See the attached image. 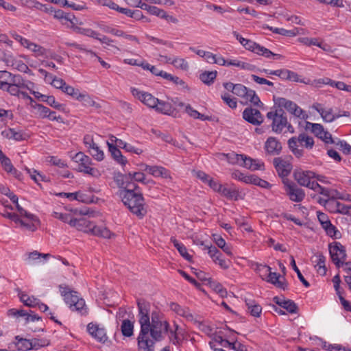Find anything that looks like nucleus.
<instances>
[{
	"instance_id": "f257e3e1",
	"label": "nucleus",
	"mask_w": 351,
	"mask_h": 351,
	"mask_svg": "<svg viewBox=\"0 0 351 351\" xmlns=\"http://www.w3.org/2000/svg\"><path fill=\"white\" fill-rule=\"evenodd\" d=\"M138 322L140 330L136 338L137 351H155L157 341L168 332L169 324L164 319L163 313L144 299L137 301Z\"/></svg>"
},
{
	"instance_id": "f03ea898",
	"label": "nucleus",
	"mask_w": 351,
	"mask_h": 351,
	"mask_svg": "<svg viewBox=\"0 0 351 351\" xmlns=\"http://www.w3.org/2000/svg\"><path fill=\"white\" fill-rule=\"evenodd\" d=\"M118 196L129 210L138 219H143L147 213L143 193L138 185L118 186Z\"/></svg>"
},
{
	"instance_id": "7ed1b4c3",
	"label": "nucleus",
	"mask_w": 351,
	"mask_h": 351,
	"mask_svg": "<svg viewBox=\"0 0 351 351\" xmlns=\"http://www.w3.org/2000/svg\"><path fill=\"white\" fill-rule=\"evenodd\" d=\"M267 119L271 121V130L276 134H281L285 129L290 133L294 132V128L289 123L286 112L280 108L274 106L266 114Z\"/></svg>"
},
{
	"instance_id": "20e7f679",
	"label": "nucleus",
	"mask_w": 351,
	"mask_h": 351,
	"mask_svg": "<svg viewBox=\"0 0 351 351\" xmlns=\"http://www.w3.org/2000/svg\"><path fill=\"white\" fill-rule=\"evenodd\" d=\"M61 295L64 300L73 311H77L82 315H86L88 313L87 307L85 301L80 298L77 292L71 291L69 288H62Z\"/></svg>"
},
{
	"instance_id": "39448f33",
	"label": "nucleus",
	"mask_w": 351,
	"mask_h": 351,
	"mask_svg": "<svg viewBox=\"0 0 351 351\" xmlns=\"http://www.w3.org/2000/svg\"><path fill=\"white\" fill-rule=\"evenodd\" d=\"M298 143L307 149H312L314 145L313 138L303 133L298 137L293 136L289 139L288 146L292 153L297 157L300 158L304 154V150L298 148Z\"/></svg>"
},
{
	"instance_id": "423d86ee",
	"label": "nucleus",
	"mask_w": 351,
	"mask_h": 351,
	"mask_svg": "<svg viewBox=\"0 0 351 351\" xmlns=\"http://www.w3.org/2000/svg\"><path fill=\"white\" fill-rule=\"evenodd\" d=\"M73 160L78 164V170L80 172L98 178L101 176L100 171L97 168L92 167L93 164L91 158L85 155L83 152L77 153Z\"/></svg>"
},
{
	"instance_id": "0eeeda50",
	"label": "nucleus",
	"mask_w": 351,
	"mask_h": 351,
	"mask_svg": "<svg viewBox=\"0 0 351 351\" xmlns=\"http://www.w3.org/2000/svg\"><path fill=\"white\" fill-rule=\"evenodd\" d=\"M274 106L276 108H280L281 109H286L290 114L293 116L300 118H307V114L304 110H303L300 106H298L295 102L287 99L285 97H274Z\"/></svg>"
},
{
	"instance_id": "6e6552de",
	"label": "nucleus",
	"mask_w": 351,
	"mask_h": 351,
	"mask_svg": "<svg viewBox=\"0 0 351 351\" xmlns=\"http://www.w3.org/2000/svg\"><path fill=\"white\" fill-rule=\"evenodd\" d=\"M328 250L332 263L337 268L342 267L346 260L347 254L346 247L338 241L329 243Z\"/></svg>"
},
{
	"instance_id": "1a4fd4ad",
	"label": "nucleus",
	"mask_w": 351,
	"mask_h": 351,
	"mask_svg": "<svg viewBox=\"0 0 351 351\" xmlns=\"http://www.w3.org/2000/svg\"><path fill=\"white\" fill-rule=\"evenodd\" d=\"M114 182L117 186L126 185H137L135 182L145 183V175L142 172H130L128 174L117 173L114 176Z\"/></svg>"
},
{
	"instance_id": "9d476101",
	"label": "nucleus",
	"mask_w": 351,
	"mask_h": 351,
	"mask_svg": "<svg viewBox=\"0 0 351 351\" xmlns=\"http://www.w3.org/2000/svg\"><path fill=\"white\" fill-rule=\"evenodd\" d=\"M235 162L239 166L243 167L251 171L264 169V162L258 159H253L244 154H234Z\"/></svg>"
},
{
	"instance_id": "9b49d317",
	"label": "nucleus",
	"mask_w": 351,
	"mask_h": 351,
	"mask_svg": "<svg viewBox=\"0 0 351 351\" xmlns=\"http://www.w3.org/2000/svg\"><path fill=\"white\" fill-rule=\"evenodd\" d=\"M258 270L264 271L265 275H267V281L274 285L276 287L285 290L287 289L288 285L284 277L281 276L276 272H272L271 268L265 265H260Z\"/></svg>"
},
{
	"instance_id": "f8f14e48",
	"label": "nucleus",
	"mask_w": 351,
	"mask_h": 351,
	"mask_svg": "<svg viewBox=\"0 0 351 351\" xmlns=\"http://www.w3.org/2000/svg\"><path fill=\"white\" fill-rule=\"evenodd\" d=\"M12 35L15 40L19 42L23 47L33 52L35 56L38 57L44 56L46 55V49L41 45L33 43L29 40L23 38L22 36L17 34L16 33L12 34Z\"/></svg>"
},
{
	"instance_id": "ddd939ff",
	"label": "nucleus",
	"mask_w": 351,
	"mask_h": 351,
	"mask_svg": "<svg viewBox=\"0 0 351 351\" xmlns=\"http://www.w3.org/2000/svg\"><path fill=\"white\" fill-rule=\"evenodd\" d=\"M243 42H245L243 47L246 49L251 51L259 56H263L267 58L273 57L274 58L280 59L282 58L280 54L274 53L269 49L251 40L247 39L246 40H243Z\"/></svg>"
},
{
	"instance_id": "4468645a",
	"label": "nucleus",
	"mask_w": 351,
	"mask_h": 351,
	"mask_svg": "<svg viewBox=\"0 0 351 351\" xmlns=\"http://www.w3.org/2000/svg\"><path fill=\"white\" fill-rule=\"evenodd\" d=\"M130 91L135 98L149 108L154 109V107H156V104H158V99L149 93L140 90L135 87H132Z\"/></svg>"
},
{
	"instance_id": "2eb2a0df",
	"label": "nucleus",
	"mask_w": 351,
	"mask_h": 351,
	"mask_svg": "<svg viewBox=\"0 0 351 351\" xmlns=\"http://www.w3.org/2000/svg\"><path fill=\"white\" fill-rule=\"evenodd\" d=\"M320 203L322 202H324V206L328 208V209L331 213H338L343 215H351V205H346L335 199H320Z\"/></svg>"
},
{
	"instance_id": "dca6fc26",
	"label": "nucleus",
	"mask_w": 351,
	"mask_h": 351,
	"mask_svg": "<svg viewBox=\"0 0 351 351\" xmlns=\"http://www.w3.org/2000/svg\"><path fill=\"white\" fill-rule=\"evenodd\" d=\"M285 184V191L289 199L295 202H302L304 197L305 193L303 189L299 188L293 183H291L288 181H283Z\"/></svg>"
},
{
	"instance_id": "f3484780",
	"label": "nucleus",
	"mask_w": 351,
	"mask_h": 351,
	"mask_svg": "<svg viewBox=\"0 0 351 351\" xmlns=\"http://www.w3.org/2000/svg\"><path fill=\"white\" fill-rule=\"evenodd\" d=\"M208 254L212 258L213 261L219 265V266L223 269H228L230 265V261H226L222 257V254L220 251L215 246H207Z\"/></svg>"
},
{
	"instance_id": "a211bd4d",
	"label": "nucleus",
	"mask_w": 351,
	"mask_h": 351,
	"mask_svg": "<svg viewBox=\"0 0 351 351\" xmlns=\"http://www.w3.org/2000/svg\"><path fill=\"white\" fill-rule=\"evenodd\" d=\"M243 118L254 125H261L263 122V117L261 112L252 108H247L244 110Z\"/></svg>"
},
{
	"instance_id": "6ab92c4d",
	"label": "nucleus",
	"mask_w": 351,
	"mask_h": 351,
	"mask_svg": "<svg viewBox=\"0 0 351 351\" xmlns=\"http://www.w3.org/2000/svg\"><path fill=\"white\" fill-rule=\"evenodd\" d=\"M87 331L99 342L105 343L108 339L105 328L99 324L89 323L87 325Z\"/></svg>"
},
{
	"instance_id": "aec40b11",
	"label": "nucleus",
	"mask_w": 351,
	"mask_h": 351,
	"mask_svg": "<svg viewBox=\"0 0 351 351\" xmlns=\"http://www.w3.org/2000/svg\"><path fill=\"white\" fill-rule=\"evenodd\" d=\"M274 165L278 174L281 178L288 176L292 169L291 164L280 157L274 159Z\"/></svg>"
},
{
	"instance_id": "412c9836",
	"label": "nucleus",
	"mask_w": 351,
	"mask_h": 351,
	"mask_svg": "<svg viewBox=\"0 0 351 351\" xmlns=\"http://www.w3.org/2000/svg\"><path fill=\"white\" fill-rule=\"evenodd\" d=\"M1 75L0 77H3V75L9 76L11 77L10 83L13 85L19 87L21 89L30 90L29 85L34 86V83L29 80H24L20 75H14L12 76V74L8 71H1Z\"/></svg>"
},
{
	"instance_id": "4be33fe9",
	"label": "nucleus",
	"mask_w": 351,
	"mask_h": 351,
	"mask_svg": "<svg viewBox=\"0 0 351 351\" xmlns=\"http://www.w3.org/2000/svg\"><path fill=\"white\" fill-rule=\"evenodd\" d=\"M264 148L267 154L275 156L280 153L282 145L276 137L270 136L266 140Z\"/></svg>"
},
{
	"instance_id": "5701e85b",
	"label": "nucleus",
	"mask_w": 351,
	"mask_h": 351,
	"mask_svg": "<svg viewBox=\"0 0 351 351\" xmlns=\"http://www.w3.org/2000/svg\"><path fill=\"white\" fill-rule=\"evenodd\" d=\"M313 108L319 112L322 119L326 122H332L336 119L341 117V115L334 114L332 108H324L319 103L313 104Z\"/></svg>"
},
{
	"instance_id": "b1692460",
	"label": "nucleus",
	"mask_w": 351,
	"mask_h": 351,
	"mask_svg": "<svg viewBox=\"0 0 351 351\" xmlns=\"http://www.w3.org/2000/svg\"><path fill=\"white\" fill-rule=\"evenodd\" d=\"M93 223L94 222L85 217L74 218L71 227L75 228L79 231L91 234Z\"/></svg>"
},
{
	"instance_id": "393cba45",
	"label": "nucleus",
	"mask_w": 351,
	"mask_h": 351,
	"mask_svg": "<svg viewBox=\"0 0 351 351\" xmlns=\"http://www.w3.org/2000/svg\"><path fill=\"white\" fill-rule=\"evenodd\" d=\"M170 308L178 315L184 317L186 320L190 322H196V317L191 313L189 308L182 306L175 302H172L170 304Z\"/></svg>"
},
{
	"instance_id": "a878e982",
	"label": "nucleus",
	"mask_w": 351,
	"mask_h": 351,
	"mask_svg": "<svg viewBox=\"0 0 351 351\" xmlns=\"http://www.w3.org/2000/svg\"><path fill=\"white\" fill-rule=\"evenodd\" d=\"M294 177L300 185L306 186L309 181L315 178V173L311 171H298L294 173Z\"/></svg>"
},
{
	"instance_id": "bb28decb",
	"label": "nucleus",
	"mask_w": 351,
	"mask_h": 351,
	"mask_svg": "<svg viewBox=\"0 0 351 351\" xmlns=\"http://www.w3.org/2000/svg\"><path fill=\"white\" fill-rule=\"evenodd\" d=\"M2 135L8 139L16 141L27 140L29 135L21 130H16L14 128H9L2 132Z\"/></svg>"
},
{
	"instance_id": "cd10ccee",
	"label": "nucleus",
	"mask_w": 351,
	"mask_h": 351,
	"mask_svg": "<svg viewBox=\"0 0 351 351\" xmlns=\"http://www.w3.org/2000/svg\"><path fill=\"white\" fill-rule=\"evenodd\" d=\"M314 263V267L317 270V274L320 276H324L326 274L327 269L326 267V257L322 253L316 254L312 260Z\"/></svg>"
},
{
	"instance_id": "c85d7f7f",
	"label": "nucleus",
	"mask_w": 351,
	"mask_h": 351,
	"mask_svg": "<svg viewBox=\"0 0 351 351\" xmlns=\"http://www.w3.org/2000/svg\"><path fill=\"white\" fill-rule=\"evenodd\" d=\"M145 170L155 177H162L164 178H171L169 171L161 166L146 165Z\"/></svg>"
},
{
	"instance_id": "c756f323",
	"label": "nucleus",
	"mask_w": 351,
	"mask_h": 351,
	"mask_svg": "<svg viewBox=\"0 0 351 351\" xmlns=\"http://www.w3.org/2000/svg\"><path fill=\"white\" fill-rule=\"evenodd\" d=\"M274 301L282 308L286 309L289 313H296L298 312V306L291 300H282L278 297H275Z\"/></svg>"
},
{
	"instance_id": "7c9ffc66",
	"label": "nucleus",
	"mask_w": 351,
	"mask_h": 351,
	"mask_svg": "<svg viewBox=\"0 0 351 351\" xmlns=\"http://www.w3.org/2000/svg\"><path fill=\"white\" fill-rule=\"evenodd\" d=\"M241 99H242V103H250L251 104L256 106H260L262 104L256 92L252 89L247 88V93H246V94H245L244 96H242Z\"/></svg>"
},
{
	"instance_id": "2f4dec72",
	"label": "nucleus",
	"mask_w": 351,
	"mask_h": 351,
	"mask_svg": "<svg viewBox=\"0 0 351 351\" xmlns=\"http://www.w3.org/2000/svg\"><path fill=\"white\" fill-rule=\"evenodd\" d=\"M245 305L248 313L253 317H259L262 313V307L256 301L252 299H245Z\"/></svg>"
},
{
	"instance_id": "473e14b6",
	"label": "nucleus",
	"mask_w": 351,
	"mask_h": 351,
	"mask_svg": "<svg viewBox=\"0 0 351 351\" xmlns=\"http://www.w3.org/2000/svg\"><path fill=\"white\" fill-rule=\"evenodd\" d=\"M154 109L158 113L167 115H171L175 111V108L171 103L160 100L159 99L158 104H156V107H154Z\"/></svg>"
},
{
	"instance_id": "72a5a7b5",
	"label": "nucleus",
	"mask_w": 351,
	"mask_h": 351,
	"mask_svg": "<svg viewBox=\"0 0 351 351\" xmlns=\"http://www.w3.org/2000/svg\"><path fill=\"white\" fill-rule=\"evenodd\" d=\"M106 143L114 160L119 164L122 165H125L128 161L125 157L122 155L121 152L114 146V145H112V143H109L108 141H107Z\"/></svg>"
},
{
	"instance_id": "f704fd0d",
	"label": "nucleus",
	"mask_w": 351,
	"mask_h": 351,
	"mask_svg": "<svg viewBox=\"0 0 351 351\" xmlns=\"http://www.w3.org/2000/svg\"><path fill=\"white\" fill-rule=\"evenodd\" d=\"M60 197L69 198L71 200H77L82 202H91L85 194L80 192L75 193H59L56 194Z\"/></svg>"
},
{
	"instance_id": "c9c22d12",
	"label": "nucleus",
	"mask_w": 351,
	"mask_h": 351,
	"mask_svg": "<svg viewBox=\"0 0 351 351\" xmlns=\"http://www.w3.org/2000/svg\"><path fill=\"white\" fill-rule=\"evenodd\" d=\"M77 100L82 102L85 107H94L95 108H101V106L86 92L80 93L77 97Z\"/></svg>"
},
{
	"instance_id": "e433bc0d",
	"label": "nucleus",
	"mask_w": 351,
	"mask_h": 351,
	"mask_svg": "<svg viewBox=\"0 0 351 351\" xmlns=\"http://www.w3.org/2000/svg\"><path fill=\"white\" fill-rule=\"evenodd\" d=\"M92 235L102 237L104 239H110L114 235L106 227L104 226H97L93 223V228L92 229Z\"/></svg>"
},
{
	"instance_id": "4c0bfd02",
	"label": "nucleus",
	"mask_w": 351,
	"mask_h": 351,
	"mask_svg": "<svg viewBox=\"0 0 351 351\" xmlns=\"http://www.w3.org/2000/svg\"><path fill=\"white\" fill-rule=\"evenodd\" d=\"M98 40L102 45H105L104 47L105 49L116 53L120 51V49L115 45H114V40L105 35H101Z\"/></svg>"
},
{
	"instance_id": "58836bf2",
	"label": "nucleus",
	"mask_w": 351,
	"mask_h": 351,
	"mask_svg": "<svg viewBox=\"0 0 351 351\" xmlns=\"http://www.w3.org/2000/svg\"><path fill=\"white\" fill-rule=\"evenodd\" d=\"M62 25H65L66 27L72 29L75 31V27L77 23V19L72 13H66L65 16L60 21Z\"/></svg>"
},
{
	"instance_id": "ea45409f",
	"label": "nucleus",
	"mask_w": 351,
	"mask_h": 351,
	"mask_svg": "<svg viewBox=\"0 0 351 351\" xmlns=\"http://www.w3.org/2000/svg\"><path fill=\"white\" fill-rule=\"evenodd\" d=\"M247 184L258 186L263 189H270L271 187V184L267 181L263 180L255 175H249Z\"/></svg>"
},
{
	"instance_id": "a19ab883",
	"label": "nucleus",
	"mask_w": 351,
	"mask_h": 351,
	"mask_svg": "<svg viewBox=\"0 0 351 351\" xmlns=\"http://www.w3.org/2000/svg\"><path fill=\"white\" fill-rule=\"evenodd\" d=\"M285 77V80L300 82L305 84H311V80L310 79H302L297 73L289 69H287Z\"/></svg>"
},
{
	"instance_id": "79ce46f5",
	"label": "nucleus",
	"mask_w": 351,
	"mask_h": 351,
	"mask_svg": "<svg viewBox=\"0 0 351 351\" xmlns=\"http://www.w3.org/2000/svg\"><path fill=\"white\" fill-rule=\"evenodd\" d=\"M122 335L125 337H130L134 334V323L129 319L123 320L121 326Z\"/></svg>"
},
{
	"instance_id": "37998d69",
	"label": "nucleus",
	"mask_w": 351,
	"mask_h": 351,
	"mask_svg": "<svg viewBox=\"0 0 351 351\" xmlns=\"http://www.w3.org/2000/svg\"><path fill=\"white\" fill-rule=\"evenodd\" d=\"M75 32L78 34H80L82 35L90 37V38H93L97 40H98L99 36H101V34L99 32H97L90 28H82V27H80L78 26L75 27Z\"/></svg>"
},
{
	"instance_id": "c03bdc74",
	"label": "nucleus",
	"mask_w": 351,
	"mask_h": 351,
	"mask_svg": "<svg viewBox=\"0 0 351 351\" xmlns=\"http://www.w3.org/2000/svg\"><path fill=\"white\" fill-rule=\"evenodd\" d=\"M51 215L53 217L58 219L64 223H69L71 226H72V223L75 218L71 213H63L56 211H53Z\"/></svg>"
},
{
	"instance_id": "a18cd8bd",
	"label": "nucleus",
	"mask_w": 351,
	"mask_h": 351,
	"mask_svg": "<svg viewBox=\"0 0 351 351\" xmlns=\"http://www.w3.org/2000/svg\"><path fill=\"white\" fill-rule=\"evenodd\" d=\"M171 242L173 243L174 247L178 250L180 255L184 257L186 260L189 261L191 258V256L187 252L186 247L182 243H180L176 239L171 238Z\"/></svg>"
},
{
	"instance_id": "49530a36",
	"label": "nucleus",
	"mask_w": 351,
	"mask_h": 351,
	"mask_svg": "<svg viewBox=\"0 0 351 351\" xmlns=\"http://www.w3.org/2000/svg\"><path fill=\"white\" fill-rule=\"evenodd\" d=\"M217 75L216 71H205L200 74L199 79L201 81L207 85H210L214 82Z\"/></svg>"
},
{
	"instance_id": "de8ad7c7",
	"label": "nucleus",
	"mask_w": 351,
	"mask_h": 351,
	"mask_svg": "<svg viewBox=\"0 0 351 351\" xmlns=\"http://www.w3.org/2000/svg\"><path fill=\"white\" fill-rule=\"evenodd\" d=\"M0 88L4 90H7L10 95L14 96H18L21 88L13 85L10 82H6L0 81Z\"/></svg>"
},
{
	"instance_id": "09e8293b",
	"label": "nucleus",
	"mask_w": 351,
	"mask_h": 351,
	"mask_svg": "<svg viewBox=\"0 0 351 351\" xmlns=\"http://www.w3.org/2000/svg\"><path fill=\"white\" fill-rule=\"evenodd\" d=\"M40 224V220L37 217V221H34L33 219H23L21 223V226L25 230L34 232L35 231L38 225Z\"/></svg>"
},
{
	"instance_id": "8fccbe9b",
	"label": "nucleus",
	"mask_w": 351,
	"mask_h": 351,
	"mask_svg": "<svg viewBox=\"0 0 351 351\" xmlns=\"http://www.w3.org/2000/svg\"><path fill=\"white\" fill-rule=\"evenodd\" d=\"M13 114L11 110L0 108V128L5 125L9 120H12Z\"/></svg>"
},
{
	"instance_id": "3c124183",
	"label": "nucleus",
	"mask_w": 351,
	"mask_h": 351,
	"mask_svg": "<svg viewBox=\"0 0 351 351\" xmlns=\"http://www.w3.org/2000/svg\"><path fill=\"white\" fill-rule=\"evenodd\" d=\"M290 258H291V262H290L291 266L292 269L296 272L299 280L301 281V282L303 284V285L305 287H309L310 283L304 278V277L302 276V273L300 272V269L297 267L294 257L293 256H291Z\"/></svg>"
},
{
	"instance_id": "603ef678",
	"label": "nucleus",
	"mask_w": 351,
	"mask_h": 351,
	"mask_svg": "<svg viewBox=\"0 0 351 351\" xmlns=\"http://www.w3.org/2000/svg\"><path fill=\"white\" fill-rule=\"evenodd\" d=\"M88 153L97 161H102L104 159V153L98 144H96Z\"/></svg>"
},
{
	"instance_id": "864d4df0",
	"label": "nucleus",
	"mask_w": 351,
	"mask_h": 351,
	"mask_svg": "<svg viewBox=\"0 0 351 351\" xmlns=\"http://www.w3.org/2000/svg\"><path fill=\"white\" fill-rule=\"evenodd\" d=\"M186 112L194 119H198L202 121L208 120V117L199 113L196 110L193 109L190 104L186 106Z\"/></svg>"
},
{
	"instance_id": "5fc2aeb1",
	"label": "nucleus",
	"mask_w": 351,
	"mask_h": 351,
	"mask_svg": "<svg viewBox=\"0 0 351 351\" xmlns=\"http://www.w3.org/2000/svg\"><path fill=\"white\" fill-rule=\"evenodd\" d=\"M172 65L175 68L184 71H188L189 68V63L184 58L178 57L173 59Z\"/></svg>"
},
{
	"instance_id": "6e6d98bb",
	"label": "nucleus",
	"mask_w": 351,
	"mask_h": 351,
	"mask_svg": "<svg viewBox=\"0 0 351 351\" xmlns=\"http://www.w3.org/2000/svg\"><path fill=\"white\" fill-rule=\"evenodd\" d=\"M97 26L101 30H102L103 32H104L106 33L111 34H112L114 36H117V35H121V34H120V32H119V29H116V28L113 27L112 26L106 25L104 22H99V23H97Z\"/></svg>"
},
{
	"instance_id": "4d7b16f0",
	"label": "nucleus",
	"mask_w": 351,
	"mask_h": 351,
	"mask_svg": "<svg viewBox=\"0 0 351 351\" xmlns=\"http://www.w3.org/2000/svg\"><path fill=\"white\" fill-rule=\"evenodd\" d=\"M32 108L36 110L37 116L40 119H47L49 108L40 104L32 105Z\"/></svg>"
},
{
	"instance_id": "13d9d810",
	"label": "nucleus",
	"mask_w": 351,
	"mask_h": 351,
	"mask_svg": "<svg viewBox=\"0 0 351 351\" xmlns=\"http://www.w3.org/2000/svg\"><path fill=\"white\" fill-rule=\"evenodd\" d=\"M306 129L310 130L317 137L319 135H322V132H323L324 130V128L321 124L313 123L310 122H306Z\"/></svg>"
},
{
	"instance_id": "bf43d9fd",
	"label": "nucleus",
	"mask_w": 351,
	"mask_h": 351,
	"mask_svg": "<svg viewBox=\"0 0 351 351\" xmlns=\"http://www.w3.org/2000/svg\"><path fill=\"white\" fill-rule=\"evenodd\" d=\"M16 346L17 349L21 351H26L32 349V342L26 339H19Z\"/></svg>"
},
{
	"instance_id": "052dcab7",
	"label": "nucleus",
	"mask_w": 351,
	"mask_h": 351,
	"mask_svg": "<svg viewBox=\"0 0 351 351\" xmlns=\"http://www.w3.org/2000/svg\"><path fill=\"white\" fill-rule=\"evenodd\" d=\"M166 77H167L166 80L173 82L174 84L180 86L182 89H186L187 90H189V87L186 84V83L184 80H182V79L178 77V76H174V75L169 73L168 75H166Z\"/></svg>"
},
{
	"instance_id": "680f3d73",
	"label": "nucleus",
	"mask_w": 351,
	"mask_h": 351,
	"mask_svg": "<svg viewBox=\"0 0 351 351\" xmlns=\"http://www.w3.org/2000/svg\"><path fill=\"white\" fill-rule=\"evenodd\" d=\"M227 66H234L245 70H252V65L237 59L228 60Z\"/></svg>"
},
{
	"instance_id": "e2e57ef3",
	"label": "nucleus",
	"mask_w": 351,
	"mask_h": 351,
	"mask_svg": "<svg viewBox=\"0 0 351 351\" xmlns=\"http://www.w3.org/2000/svg\"><path fill=\"white\" fill-rule=\"evenodd\" d=\"M45 102L47 103L49 106L58 110H64V105L56 101L55 97L53 95H47Z\"/></svg>"
},
{
	"instance_id": "0e129e2a",
	"label": "nucleus",
	"mask_w": 351,
	"mask_h": 351,
	"mask_svg": "<svg viewBox=\"0 0 351 351\" xmlns=\"http://www.w3.org/2000/svg\"><path fill=\"white\" fill-rule=\"evenodd\" d=\"M221 99L223 101V102L228 105L230 108L232 109H234L237 106V99L234 97H232L230 94L228 93H224L221 95Z\"/></svg>"
},
{
	"instance_id": "69168bd1",
	"label": "nucleus",
	"mask_w": 351,
	"mask_h": 351,
	"mask_svg": "<svg viewBox=\"0 0 351 351\" xmlns=\"http://www.w3.org/2000/svg\"><path fill=\"white\" fill-rule=\"evenodd\" d=\"M324 230L326 234L331 238L339 239L341 237V232L332 223L325 228Z\"/></svg>"
},
{
	"instance_id": "338daca9",
	"label": "nucleus",
	"mask_w": 351,
	"mask_h": 351,
	"mask_svg": "<svg viewBox=\"0 0 351 351\" xmlns=\"http://www.w3.org/2000/svg\"><path fill=\"white\" fill-rule=\"evenodd\" d=\"M62 92L65 94L72 97L73 98L77 100V97H78V95L80 94V92L79 89L75 88L74 87L68 85L66 84L65 86L64 87Z\"/></svg>"
},
{
	"instance_id": "774afa93",
	"label": "nucleus",
	"mask_w": 351,
	"mask_h": 351,
	"mask_svg": "<svg viewBox=\"0 0 351 351\" xmlns=\"http://www.w3.org/2000/svg\"><path fill=\"white\" fill-rule=\"evenodd\" d=\"M51 84L57 89H60L62 91L64 87L66 85V82L62 78H59L57 77L52 76V78L50 79Z\"/></svg>"
}]
</instances>
